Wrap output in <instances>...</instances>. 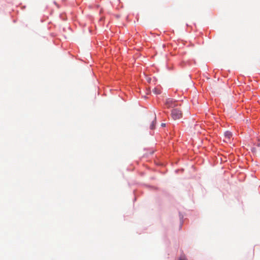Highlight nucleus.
I'll use <instances>...</instances> for the list:
<instances>
[{"label":"nucleus","mask_w":260,"mask_h":260,"mask_svg":"<svg viewBox=\"0 0 260 260\" xmlns=\"http://www.w3.org/2000/svg\"><path fill=\"white\" fill-rule=\"evenodd\" d=\"M166 105L168 108L172 107L173 106H175V102L173 101V99H168L166 102Z\"/></svg>","instance_id":"obj_2"},{"label":"nucleus","mask_w":260,"mask_h":260,"mask_svg":"<svg viewBox=\"0 0 260 260\" xmlns=\"http://www.w3.org/2000/svg\"><path fill=\"white\" fill-rule=\"evenodd\" d=\"M161 125L162 127H165V126H166V123H161Z\"/></svg>","instance_id":"obj_7"},{"label":"nucleus","mask_w":260,"mask_h":260,"mask_svg":"<svg viewBox=\"0 0 260 260\" xmlns=\"http://www.w3.org/2000/svg\"><path fill=\"white\" fill-rule=\"evenodd\" d=\"M155 123H156V116L155 115V116L154 117V120L152 122L151 124L150 125V126L151 129H152L154 128Z\"/></svg>","instance_id":"obj_4"},{"label":"nucleus","mask_w":260,"mask_h":260,"mask_svg":"<svg viewBox=\"0 0 260 260\" xmlns=\"http://www.w3.org/2000/svg\"><path fill=\"white\" fill-rule=\"evenodd\" d=\"M257 146H260V144H258L257 145Z\"/></svg>","instance_id":"obj_9"},{"label":"nucleus","mask_w":260,"mask_h":260,"mask_svg":"<svg viewBox=\"0 0 260 260\" xmlns=\"http://www.w3.org/2000/svg\"><path fill=\"white\" fill-rule=\"evenodd\" d=\"M224 136L225 139H229L232 137V134L230 132L227 131L224 133Z\"/></svg>","instance_id":"obj_3"},{"label":"nucleus","mask_w":260,"mask_h":260,"mask_svg":"<svg viewBox=\"0 0 260 260\" xmlns=\"http://www.w3.org/2000/svg\"><path fill=\"white\" fill-rule=\"evenodd\" d=\"M199 133H202V132L201 131H199Z\"/></svg>","instance_id":"obj_8"},{"label":"nucleus","mask_w":260,"mask_h":260,"mask_svg":"<svg viewBox=\"0 0 260 260\" xmlns=\"http://www.w3.org/2000/svg\"><path fill=\"white\" fill-rule=\"evenodd\" d=\"M153 92L155 94H158L160 93V90L156 88H155L153 89Z\"/></svg>","instance_id":"obj_5"},{"label":"nucleus","mask_w":260,"mask_h":260,"mask_svg":"<svg viewBox=\"0 0 260 260\" xmlns=\"http://www.w3.org/2000/svg\"><path fill=\"white\" fill-rule=\"evenodd\" d=\"M171 115L174 120L180 119L182 117V112L178 109H174L172 110Z\"/></svg>","instance_id":"obj_1"},{"label":"nucleus","mask_w":260,"mask_h":260,"mask_svg":"<svg viewBox=\"0 0 260 260\" xmlns=\"http://www.w3.org/2000/svg\"><path fill=\"white\" fill-rule=\"evenodd\" d=\"M178 260H187L185 256L184 255H181Z\"/></svg>","instance_id":"obj_6"}]
</instances>
